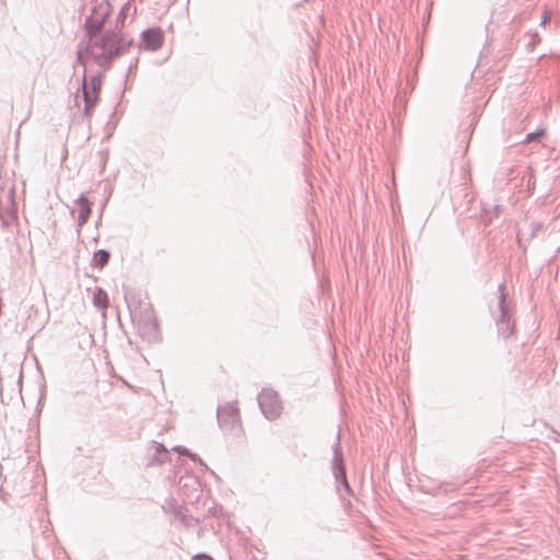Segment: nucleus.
<instances>
[{
  "instance_id": "1",
  "label": "nucleus",
  "mask_w": 560,
  "mask_h": 560,
  "mask_svg": "<svg viewBox=\"0 0 560 560\" xmlns=\"http://www.w3.org/2000/svg\"><path fill=\"white\" fill-rule=\"evenodd\" d=\"M109 15L110 4L107 1H102L92 9L91 15L85 19L84 30L89 37V44L84 47L79 46L77 51L78 63L85 66L84 54H90L98 66L105 67L132 45L131 38H127L125 34H119L110 28L101 35Z\"/></svg>"
},
{
  "instance_id": "2",
  "label": "nucleus",
  "mask_w": 560,
  "mask_h": 560,
  "mask_svg": "<svg viewBox=\"0 0 560 560\" xmlns=\"http://www.w3.org/2000/svg\"><path fill=\"white\" fill-rule=\"evenodd\" d=\"M102 89V77L101 74L93 75L90 80L86 78V73L83 74L82 82V95L84 101L83 114L85 117H91L94 107L97 104L98 95Z\"/></svg>"
},
{
  "instance_id": "3",
  "label": "nucleus",
  "mask_w": 560,
  "mask_h": 560,
  "mask_svg": "<svg viewBox=\"0 0 560 560\" xmlns=\"http://www.w3.org/2000/svg\"><path fill=\"white\" fill-rule=\"evenodd\" d=\"M257 400L262 415L267 419L272 420L280 416L282 406L276 392L265 388L259 393Z\"/></svg>"
},
{
  "instance_id": "4",
  "label": "nucleus",
  "mask_w": 560,
  "mask_h": 560,
  "mask_svg": "<svg viewBox=\"0 0 560 560\" xmlns=\"http://www.w3.org/2000/svg\"><path fill=\"white\" fill-rule=\"evenodd\" d=\"M504 284L499 285V317L497 318L498 331L503 338H508L512 335L514 325L511 323V316L505 303Z\"/></svg>"
},
{
  "instance_id": "5",
  "label": "nucleus",
  "mask_w": 560,
  "mask_h": 560,
  "mask_svg": "<svg viewBox=\"0 0 560 560\" xmlns=\"http://www.w3.org/2000/svg\"><path fill=\"white\" fill-rule=\"evenodd\" d=\"M332 470L335 479L337 482H340L346 492L350 494L352 491L346 477V468L343 464V456L340 450L339 435L337 436V441L332 446Z\"/></svg>"
},
{
  "instance_id": "6",
  "label": "nucleus",
  "mask_w": 560,
  "mask_h": 560,
  "mask_svg": "<svg viewBox=\"0 0 560 560\" xmlns=\"http://www.w3.org/2000/svg\"><path fill=\"white\" fill-rule=\"evenodd\" d=\"M142 45L141 47L145 50L155 51L162 47L164 42V35L161 28L152 27L142 32L141 34Z\"/></svg>"
},
{
  "instance_id": "7",
  "label": "nucleus",
  "mask_w": 560,
  "mask_h": 560,
  "mask_svg": "<svg viewBox=\"0 0 560 560\" xmlns=\"http://www.w3.org/2000/svg\"><path fill=\"white\" fill-rule=\"evenodd\" d=\"M129 313L131 322L136 327H139V325H145L147 323L151 324L156 322L153 310L149 304H145L143 307L140 306L135 308L129 305Z\"/></svg>"
},
{
  "instance_id": "8",
  "label": "nucleus",
  "mask_w": 560,
  "mask_h": 560,
  "mask_svg": "<svg viewBox=\"0 0 560 560\" xmlns=\"http://www.w3.org/2000/svg\"><path fill=\"white\" fill-rule=\"evenodd\" d=\"M218 423L221 428L233 425L238 421V409L235 404L230 402L217 410Z\"/></svg>"
},
{
  "instance_id": "9",
  "label": "nucleus",
  "mask_w": 560,
  "mask_h": 560,
  "mask_svg": "<svg viewBox=\"0 0 560 560\" xmlns=\"http://www.w3.org/2000/svg\"><path fill=\"white\" fill-rule=\"evenodd\" d=\"M78 206V226L79 230L88 222L89 217L91 214V205L84 194H81L80 197L75 201Z\"/></svg>"
},
{
  "instance_id": "10",
  "label": "nucleus",
  "mask_w": 560,
  "mask_h": 560,
  "mask_svg": "<svg viewBox=\"0 0 560 560\" xmlns=\"http://www.w3.org/2000/svg\"><path fill=\"white\" fill-rule=\"evenodd\" d=\"M172 522L173 523L178 522L182 526H184L186 528H190L197 523V520H195L192 516L185 514L183 512L182 505H174Z\"/></svg>"
},
{
  "instance_id": "11",
  "label": "nucleus",
  "mask_w": 560,
  "mask_h": 560,
  "mask_svg": "<svg viewBox=\"0 0 560 560\" xmlns=\"http://www.w3.org/2000/svg\"><path fill=\"white\" fill-rule=\"evenodd\" d=\"M137 330H138L139 335L148 341L155 340L158 337L156 322L151 323V324L147 323L145 325H139V327H137Z\"/></svg>"
},
{
  "instance_id": "12",
  "label": "nucleus",
  "mask_w": 560,
  "mask_h": 560,
  "mask_svg": "<svg viewBox=\"0 0 560 560\" xmlns=\"http://www.w3.org/2000/svg\"><path fill=\"white\" fill-rule=\"evenodd\" d=\"M110 254L106 249H98L94 253L92 265L97 268H104L109 260Z\"/></svg>"
},
{
  "instance_id": "13",
  "label": "nucleus",
  "mask_w": 560,
  "mask_h": 560,
  "mask_svg": "<svg viewBox=\"0 0 560 560\" xmlns=\"http://www.w3.org/2000/svg\"><path fill=\"white\" fill-rule=\"evenodd\" d=\"M93 304L101 310H104L108 305V296L102 289H96L93 293Z\"/></svg>"
},
{
  "instance_id": "14",
  "label": "nucleus",
  "mask_w": 560,
  "mask_h": 560,
  "mask_svg": "<svg viewBox=\"0 0 560 560\" xmlns=\"http://www.w3.org/2000/svg\"><path fill=\"white\" fill-rule=\"evenodd\" d=\"M129 10V4H125L119 13H118V16L116 19V25L114 28H112L113 31H116L117 33L119 34H122L121 30L125 25V21H126V18H127V12Z\"/></svg>"
},
{
  "instance_id": "15",
  "label": "nucleus",
  "mask_w": 560,
  "mask_h": 560,
  "mask_svg": "<svg viewBox=\"0 0 560 560\" xmlns=\"http://www.w3.org/2000/svg\"><path fill=\"white\" fill-rule=\"evenodd\" d=\"M544 135H545V129H539L535 132H529L526 135L524 142L529 143V142L536 141L539 138H541Z\"/></svg>"
},
{
  "instance_id": "16",
  "label": "nucleus",
  "mask_w": 560,
  "mask_h": 560,
  "mask_svg": "<svg viewBox=\"0 0 560 560\" xmlns=\"http://www.w3.org/2000/svg\"><path fill=\"white\" fill-rule=\"evenodd\" d=\"M174 505H178L175 501V499L171 498V499H166L165 500V503L163 504V510L166 512V513H171L173 515V506Z\"/></svg>"
},
{
  "instance_id": "17",
  "label": "nucleus",
  "mask_w": 560,
  "mask_h": 560,
  "mask_svg": "<svg viewBox=\"0 0 560 560\" xmlns=\"http://www.w3.org/2000/svg\"><path fill=\"white\" fill-rule=\"evenodd\" d=\"M188 457H190L195 463H198L206 470H209L208 466L203 463V460L197 454L190 452V455H188Z\"/></svg>"
},
{
  "instance_id": "18",
  "label": "nucleus",
  "mask_w": 560,
  "mask_h": 560,
  "mask_svg": "<svg viewBox=\"0 0 560 560\" xmlns=\"http://www.w3.org/2000/svg\"><path fill=\"white\" fill-rule=\"evenodd\" d=\"M179 455H185V456H188L190 455V451L184 446H176L174 448Z\"/></svg>"
},
{
  "instance_id": "19",
  "label": "nucleus",
  "mask_w": 560,
  "mask_h": 560,
  "mask_svg": "<svg viewBox=\"0 0 560 560\" xmlns=\"http://www.w3.org/2000/svg\"><path fill=\"white\" fill-rule=\"evenodd\" d=\"M192 560H213V559L205 553H200V555L194 556Z\"/></svg>"
},
{
  "instance_id": "20",
  "label": "nucleus",
  "mask_w": 560,
  "mask_h": 560,
  "mask_svg": "<svg viewBox=\"0 0 560 560\" xmlns=\"http://www.w3.org/2000/svg\"><path fill=\"white\" fill-rule=\"evenodd\" d=\"M542 225L540 223H535L533 224V233H532V236L535 235V233L539 230H541Z\"/></svg>"
},
{
  "instance_id": "21",
  "label": "nucleus",
  "mask_w": 560,
  "mask_h": 560,
  "mask_svg": "<svg viewBox=\"0 0 560 560\" xmlns=\"http://www.w3.org/2000/svg\"><path fill=\"white\" fill-rule=\"evenodd\" d=\"M156 452L158 453L166 454V450H165V447L162 444H158Z\"/></svg>"
},
{
  "instance_id": "22",
  "label": "nucleus",
  "mask_w": 560,
  "mask_h": 560,
  "mask_svg": "<svg viewBox=\"0 0 560 560\" xmlns=\"http://www.w3.org/2000/svg\"><path fill=\"white\" fill-rule=\"evenodd\" d=\"M549 20H550V14L549 13H545L540 24H546Z\"/></svg>"
},
{
  "instance_id": "23",
  "label": "nucleus",
  "mask_w": 560,
  "mask_h": 560,
  "mask_svg": "<svg viewBox=\"0 0 560 560\" xmlns=\"http://www.w3.org/2000/svg\"><path fill=\"white\" fill-rule=\"evenodd\" d=\"M493 212L495 215H498V213L500 212V207L499 206H494L493 207Z\"/></svg>"
}]
</instances>
